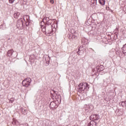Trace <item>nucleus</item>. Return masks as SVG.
I'll return each instance as SVG.
<instances>
[{
    "label": "nucleus",
    "mask_w": 126,
    "mask_h": 126,
    "mask_svg": "<svg viewBox=\"0 0 126 126\" xmlns=\"http://www.w3.org/2000/svg\"><path fill=\"white\" fill-rule=\"evenodd\" d=\"M90 88V86L88 85V83L83 82L81 83L78 86L79 92H82L84 90H88Z\"/></svg>",
    "instance_id": "f257e3e1"
},
{
    "label": "nucleus",
    "mask_w": 126,
    "mask_h": 126,
    "mask_svg": "<svg viewBox=\"0 0 126 126\" xmlns=\"http://www.w3.org/2000/svg\"><path fill=\"white\" fill-rule=\"evenodd\" d=\"M31 82V79L27 78L22 82V85L25 87H28L30 85Z\"/></svg>",
    "instance_id": "f03ea898"
},
{
    "label": "nucleus",
    "mask_w": 126,
    "mask_h": 126,
    "mask_svg": "<svg viewBox=\"0 0 126 126\" xmlns=\"http://www.w3.org/2000/svg\"><path fill=\"white\" fill-rule=\"evenodd\" d=\"M90 119L91 121H98V120L100 119V117L99 115H98V114H94L90 116Z\"/></svg>",
    "instance_id": "7ed1b4c3"
},
{
    "label": "nucleus",
    "mask_w": 126,
    "mask_h": 126,
    "mask_svg": "<svg viewBox=\"0 0 126 126\" xmlns=\"http://www.w3.org/2000/svg\"><path fill=\"white\" fill-rule=\"evenodd\" d=\"M17 27H18L19 29H21V30H22V29H23L24 28L23 22L21 20L18 21L17 24Z\"/></svg>",
    "instance_id": "20e7f679"
},
{
    "label": "nucleus",
    "mask_w": 126,
    "mask_h": 126,
    "mask_svg": "<svg viewBox=\"0 0 126 126\" xmlns=\"http://www.w3.org/2000/svg\"><path fill=\"white\" fill-rule=\"evenodd\" d=\"M43 22H45L46 23H47V24H48V25H50V24H51V22H52L51 20H50L49 18H47L46 17L44 18V19H43Z\"/></svg>",
    "instance_id": "39448f33"
},
{
    "label": "nucleus",
    "mask_w": 126,
    "mask_h": 126,
    "mask_svg": "<svg viewBox=\"0 0 126 126\" xmlns=\"http://www.w3.org/2000/svg\"><path fill=\"white\" fill-rule=\"evenodd\" d=\"M23 19L25 22H30V17L28 15H25Z\"/></svg>",
    "instance_id": "423d86ee"
},
{
    "label": "nucleus",
    "mask_w": 126,
    "mask_h": 126,
    "mask_svg": "<svg viewBox=\"0 0 126 126\" xmlns=\"http://www.w3.org/2000/svg\"><path fill=\"white\" fill-rule=\"evenodd\" d=\"M14 52V51H13V49H11V50H8L7 52V56H8V57H11V56H12V54H13Z\"/></svg>",
    "instance_id": "0eeeda50"
},
{
    "label": "nucleus",
    "mask_w": 126,
    "mask_h": 126,
    "mask_svg": "<svg viewBox=\"0 0 126 126\" xmlns=\"http://www.w3.org/2000/svg\"><path fill=\"white\" fill-rule=\"evenodd\" d=\"M56 103L55 102H51L50 103V107L51 108V109H54V108H57L56 107Z\"/></svg>",
    "instance_id": "6e6552de"
},
{
    "label": "nucleus",
    "mask_w": 126,
    "mask_h": 126,
    "mask_svg": "<svg viewBox=\"0 0 126 126\" xmlns=\"http://www.w3.org/2000/svg\"><path fill=\"white\" fill-rule=\"evenodd\" d=\"M122 52L124 55H126V44H125L122 48Z\"/></svg>",
    "instance_id": "1a4fd4ad"
},
{
    "label": "nucleus",
    "mask_w": 126,
    "mask_h": 126,
    "mask_svg": "<svg viewBox=\"0 0 126 126\" xmlns=\"http://www.w3.org/2000/svg\"><path fill=\"white\" fill-rule=\"evenodd\" d=\"M96 123L95 121H91L90 123L88 124V126H96Z\"/></svg>",
    "instance_id": "9d476101"
},
{
    "label": "nucleus",
    "mask_w": 126,
    "mask_h": 126,
    "mask_svg": "<svg viewBox=\"0 0 126 126\" xmlns=\"http://www.w3.org/2000/svg\"><path fill=\"white\" fill-rule=\"evenodd\" d=\"M98 1L101 5H105V3L106 2L105 0H99Z\"/></svg>",
    "instance_id": "9b49d317"
},
{
    "label": "nucleus",
    "mask_w": 126,
    "mask_h": 126,
    "mask_svg": "<svg viewBox=\"0 0 126 126\" xmlns=\"http://www.w3.org/2000/svg\"><path fill=\"white\" fill-rule=\"evenodd\" d=\"M20 15V13L18 12H16L14 14V16L15 18H18V17Z\"/></svg>",
    "instance_id": "f8f14e48"
},
{
    "label": "nucleus",
    "mask_w": 126,
    "mask_h": 126,
    "mask_svg": "<svg viewBox=\"0 0 126 126\" xmlns=\"http://www.w3.org/2000/svg\"><path fill=\"white\" fill-rule=\"evenodd\" d=\"M121 105H122V106L123 107L126 106V101H122Z\"/></svg>",
    "instance_id": "ddd939ff"
},
{
    "label": "nucleus",
    "mask_w": 126,
    "mask_h": 126,
    "mask_svg": "<svg viewBox=\"0 0 126 126\" xmlns=\"http://www.w3.org/2000/svg\"><path fill=\"white\" fill-rule=\"evenodd\" d=\"M92 3H93V4H97V0H92Z\"/></svg>",
    "instance_id": "4468645a"
},
{
    "label": "nucleus",
    "mask_w": 126,
    "mask_h": 126,
    "mask_svg": "<svg viewBox=\"0 0 126 126\" xmlns=\"http://www.w3.org/2000/svg\"><path fill=\"white\" fill-rule=\"evenodd\" d=\"M27 112V110H26L25 109H23L22 111V113H23V114L24 115H26Z\"/></svg>",
    "instance_id": "2eb2a0df"
},
{
    "label": "nucleus",
    "mask_w": 126,
    "mask_h": 126,
    "mask_svg": "<svg viewBox=\"0 0 126 126\" xmlns=\"http://www.w3.org/2000/svg\"><path fill=\"white\" fill-rule=\"evenodd\" d=\"M15 0H9L10 3H13Z\"/></svg>",
    "instance_id": "dca6fc26"
},
{
    "label": "nucleus",
    "mask_w": 126,
    "mask_h": 126,
    "mask_svg": "<svg viewBox=\"0 0 126 126\" xmlns=\"http://www.w3.org/2000/svg\"><path fill=\"white\" fill-rule=\"evenodd\" d=\"M50 3L53 4L54 3V0H50Z\"/></svg>",
    "instance_id": "f3484780"
},
{
    "label": "nucleus",
    "mask_w": 126,
    "mask_h": 126,
    "mask_svg": "<svg viewBox=\"0 0 126 126\" xmlns=\"http://www.w3.org/2000/svg\"><path fill=\"white\" fill-rule=\"evenodd\" d=\"M10 103H12V100L10 101Z\"/></svg>",
    "instance_id": "a211bd4d"
}]
</instances>
